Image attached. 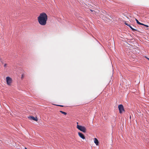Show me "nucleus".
Listing matches in <instances>:
<instances>
[{
	"mask_svg": "<svg viewBox=\"0 0 149 149\" xmlns=\"http://www.w3.org/2000/svg\"><path fill=\"white\" fill-rule=\"evenodd\" d=\"M38 20L40 24L45 26L47 24V15L45 13H41L38 17Z\"/></svg>",
	"mask_w": 149,
	"mask_h": 149,
	"instance_id": "nucleus-1",
	"label": "nucleus"
},
{
	"mask_svg": "<svg viewBox=\"0 0 149 149\" xmlns=\"http://www.w3.org/2000/svg\"><path fill=\"white\" fill-rule=\"evenodd\" d=\"M77 128L79 130L81 131L84 132H86V128L84 126H82L81 125H77Z\"/></svg>",
	"mask_w": 149,
	"mask_h": 149,
	"instance_id": "nucleus-2",
	"label": "nucleus"
},
{
	"mask_svg": "<svg viewBox=\"0 0 149 149\" xmlns=\"http://www.w3.org/2000/svg\"><path fill=\"white\" fill-rule=\"evenodd\" d=\"M6 80L7 84L9 86L11 85L13 82L12 79L9 77H7L6 78Z\"/></svg>",
	"mask_w": 149,
	"mask_h": 149,
	"instance_id": "nucleus-3",
	"label": "nucleus"
},
{
	"mask_svg": "<svg viewBox=\"0 0 149 149\" xmlns=\"http://www.w3.org/2000/svg\"><path fill=\"white\" fill-rule=\"evenodd\" d=\"M118 108L120 113H122L125 111L123 106L122 104H120L118 106Z\"/></svg>",
	"mask_w": 149,
	"mask_h": 149,
	"instance_id": "nucleus-4",
	"label": "nucleus"
},
{
	"mask_svg": "<svg viewBox=\"0 0 149 149\" xmlns=\"http://www.w3.org/2000/svg\"><path fill=\"white\" fill-rule=\"evenodd\" d=\"M28 118L30 120H33L36 121H38V118L37 117L35 118L33 116H30L28 117Z\"/></svg>",
	"mask_w": 149,
	"mask_h": 149,
	"instance_id": "nucleus-5",
	"label": "nucleus"
},
{
	"mask_svg": "<svg viewBox=\"0 0 149 149\" xmlns=\"http://www.w3.org/2000/svg\"><path fill=\"white\" fill-rule=\"evenodd\" d=\"M78 135L82 139H85V137L84 135L82 134L81 133L79 132L78 133Z\"/></svg>",
	"mask_w": 149,
	"mask_h": 149,
	"instance_id": "nucleus-6",
	"label": "nucleus"
},
{
	"mask_svg": "<svg viewBox=\"0 0 149 149\" xmlns=\"http://www.w3.org/2000/svg\"><path fill=\"white\" fill-rule=\"evenodd\" d=\"M94 142L96 145L97 146L98 145L99 142L98 140L96 138H94Z\"/></svg>",
	"mask_w": 149,
	"mask_h": 149,
	"instance_id": "nucleus-7",
	"label": "nucleus"
},
{
	"mask_svg": "<svg viewBox=\"0 0 149 149\" xmlns=\"http://www.w3.org/2000/svg\"><path fill=\"white\" fill-rule=\"evenodd\" d=\"M128 26H129L130 27V28L133 31H138L137 30L133 28L130 25H129Z\"/></svg>",
	"mask_w": 149,
	"mask_h": 149,
	"instance_id": "nucleus-8",
	"label": "nucleus"
},
{
	"mask_svg": "<svg viewBox=\"0 0 149 149\" xmlns=\"http://www.w3.org/2000/svg\"><path fill=\"white\" fill-rule=\"evenodd\" d=\"M59 112H60L61 113H62L64 114L65 115H66L67 114V113L66 112H64V111H59Z\"/></svg>",
	"mask_w": 149,
	"mask_h": 149,
	"instance_id": "nucleus-9",
	"label": "nucleus"
},
{
	"mask_svg": "<svg viewBox=\"0 0 149 149\" xmlns=\"http://www.w3.org/2000/svg\"><path fill=\"white\" fill-rule=\"evenodd\" d=\"M136 19V22L138 24H140V22L138 21V20L137 19Z\"/></svg>",
	"mask_w": 149,
	"mask_h": 149,
	"instance_id": "nucleus-10",
	"label": "nucleus"
},
{
	"mask_svg": "<svg viewBox=\"0 0 149 149\" xmlns=\"http://www.w3.org/2000/svg\"><path fill=\"white\" fill-rule=\"evenodd\" d=\"M125 25L128 26L130 25V24H128L127 23H126V22H125Z\"/></svg>",
	"mask_w": 149,
	"mask_h": 149,
	"instance_id": "nucleus-11",
	"label": "nucleus"
},
{
	"mask_svg": "<svg viewBox=\"0 0 149 149\" xmlns=\"http://www.w3.org/2000/svg\"><path fill=\"white\" fill-rule=\"evenodd\" d=\"M57 106H60L61 107H63V105H57Z\"/></svg>",
	"mask_w": 149,
	"mask_h": 149,
	"instance_id": "nucleus-12",
	"label": "nucleus"
},
{
	"mask_svg": "<svg viewBox=\"0 0 149 149\" xmlns=\"http://www.w3.org/2000/svg\"><path fill=\"white\" fill-rule=\"evenodd\" d=\"M139 25H144V24H143V23H140V24H139Z\"/></svg>",
	"mask_w": 149,
	"mask_h": 149,
	"instance_id": "nucleus-13",
	"label": "nucleus"
},
{
	"mask_svg": "<svg viewBox=\"0 0 149 149\" xmlns=\"http://www.w3.org/2000/svg\"><path fill=\"white\" fill-rule=\"evenodd\" d=\"M90 10L91 11V12H95V11H94V10H91V9H90Z\"/></svg>",
	"mask_w": 149,
	"mask_h": 149,
	"instance_id": "nucleus-14",
	"label": "nucleus"
},
{
	"mask_svg": "<svg viewBox=\"0 0 149 149\" xmlns=\"http://www.w3.org/2000/svg\"><path fill=\"white\" fill-rule=\"evenodd\" d=\"M144 26L147 27H148V26L147 25H145V24H144Z\"/></svg>",
	"mask_w": 149,
	"mask_h": 149,
	"instance_id": "nucleus-15",
	"label": "nucleus"
},
{
	"mask_svg": "<svg viewBox=\"0 0 149 149\" xmlns=\"http://www.w3.org/2000/svg\"><path fill=\"white\" fill-rule=\"evenodd\" d=\"M6 64H5L4 65V67H6Z\"/></svg>",
	"mask_w": 149,
	"mask_h": 149,
	"instance_id": "nucleus-16",
	"label": "nucleus"
},
{
	"mask_svg": "<svg viewBox=\"0 0 149 149\" xmlns=\"http://www.w3.org/2000/svg\"><path fill=\"white\" fill-rule=\"evenodd\" d=\"M146 58H147V59L148 60H149V58H148L146 57Z\"/></svg>",
	"mask_w": 149,
	"mask_h": 149,
	"instance_id": "nucleus-17",
	"label": "nucleus"
},
{
	"mask_svg": "<svg viewBox=\"0 0 149 149\" xmlns=\"http://www.w3.org/2000/svg\"><path fill=\"white\" fill-rule=\"evenodd\" d=\"M77 125H78V122H77Z\"/></svg>",
	"mask_w": 149,
	"mask_h": 149,
	"instance_id": "nucleus-18",
	"label": "nucleus"
},
{
	"mask_svg": "<svg viewBox=\"0 0 149 149\" xmlns=\"http://www.w3.org/2000/svg\"><path fill=\"white\" fill-rule=\"evenodd\" d=\"M25 149H27V148L26 147H25Z\"/></svg>",
	"mask_w": 149,
	"mask_h": 149,
	"instance_id": "nucleus-19",
	"label": "nucleus"
}]
</instances>
